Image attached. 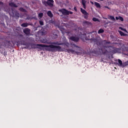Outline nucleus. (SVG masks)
I'll return each instance as SVG.
<instances>
[{"label": "nucleus", "mask_w": 128, "mask_h": 128, "mask_svg": "<svg viewBox=\"0 0 128 128\" xmlns=\"http://www.w3.org/2000/svg\"><path fill=\"white\" fill-rule=\"evenodd\" d=\"M32 48H38L40 50H46L47 52H64V50L60 46L54 45L52 44L50 45L44 44H30ZM43 48H45L44 50Z\"/></svg>", "instance_id": "f257e3e1"}, {"label": "nucleus", "mask_w": 128, "mask_h": 128, "mask_svg": "<svg viewBox=\"0 0 128 128\" xmlns=\"http://www.w3.org/2000/svg\"><path fill=\"white\" fill-rule=\"evenodd\" d=\"M90 40L92 42H94V44H97V46H102V44H103L104 45V48H112V50H110V52L113 54L118 53V52L120 50V48H116L112 46H106V44H110V42H108L106 40H102L98 38H91Z\"/></svg>", "instance_id": "f03ea898"}, {"label": "nucleus", "mask_w": 128, "mask_h": 128, "mask_svg": "<svg viewBox=\"0 0 128 128\" xmlns=\"http://www.w3.org/2000/svg\"><path fill=\"white\" fill-rule=\"evenodd\" d=\"M91 52L94 54H96V56H100V54H102V53L103 54H108V50H105L104 51L102 49L96 48L94 50H92Z\"/></svg>", "instance_id": "7ed1b4c3"}, {"label": "nucleus", "mask_w": 128, "mask_h": 128, "mask_svg": "<svg viewBox=\"0 0 128 128\" xmlns=\"http://www.w3.org/2000/svg\"><path fill=\"white\" fill-rule=\"evenodd\" d=\"M12 12L11 13L10 12H8L10 16H12V18L15 16L16 18H20V13L16 12V10H14V8H12Z\"/></svg>", "instance_id": "20e7f679"}, {"label": "nucleus", "mask_w": 128, "mask_h": 128, "mask_svg": "<svg viewBox=\"0 0 128 128\" xmlns=\"http://www.w3.org/2000/svg\"><path fill=\"white\" fill-rule=\"evenodd\" d=\"M43 4L46 6H48L50 8H52L54 6V0H48V1H42V2Z\"/></svg>", "instance_id": "39448f33"}, {"label": "nucleus", "mask_w": 128, "mask_h": 128, "mask_svg": "<svg viewBox=\"0 0 128 128\" xmlns=\"http://www.w3.org/2000/svg\"><path fill=\"white\" fill-rule=\"evenodd\" d=\"M60 12H62L64 16H68V14H72V12L68 11L65 8L60 9L59 10Z\"/></svg>", "instance_id": "423d86ee"}, {"label": "nucleus", "mask_w": 128, "mask_h": 128, "mask_svg": "<svg viewBox=\"0 0 128 128\" xmlns=\"http://www.w3.org/2000/svg\"><path fill=\"white\" fill-rule=\"evenodd\" d=\"M65 52H68V54H74V52H76V54L78 55L79 54H82V52H74V50H72V49H67L66 50Z\"/></svg>", "instance_id": "0eeeda50"}, {"label": "nucleus", "mask_w": 128, "mask_h": 128, "mask_svg": "<svg viewBox=\"0 0 128 128\" xmlns=\"http://www.w3.org/2000/svg\"><path fill=\"white\" fill-rule=\"evenodd\" d=\"M69 40H72V42H78L80 40V38L78 36H72L69 38Z\"/></svg>", "instance_id": "6e6552de"}, {"label": "nucleus", "mask_w": 128, "mask_h": 128, "mask_svg": "<svg viewBox=\"0 0 128 128\" xmlns=\"http://www.w3.org/2000/svg\"><path fill=\"white\" fill-rule=\"evenodd\" d=\"M52 44H56L57 46H70V44L68 43H58V42H55L52 43Z\"/></svg>", "instance_id": "1a4fd4ad"}, {"label": "nucleus", "mask_w": 128, "mask_h": 128, "mask_svg": "<svg viewBox=\"0 0 128 128\" xmlns=\"http://www.w3.org/2000/svg\"><path fill=\"white\" fill-rule=\"evenodd\" d=\"M23 32L26 36H30V29L28 28H26L23 30Z\"/></svg>", "instance_id": "9d476101"}, {"label": "nucleus", "mask_w": 128, "mask_h": 128, "mask_svg": "<svg viewBox=\"0 0 128 128\" xmlns=\"http://www.w3.org/2000/svg\"><path fill=\"white\" fill-rule=\"evenodd\" d=\"M86 0H82V5L83 8L86 10Z\"/></svg>", "instance_id": "9b49d317"}, {"label": "nucleus", "mask_w": 128, "mask_h": 128, "mask_svg": "<svg viewBox=\"0 0 128 128\" xmlns=\"http://www.w3.org/2000/svg\"><path fill=\"white\" fill-rule=\"evenodd\" d=\"M21 44L22 46H26V47H24V48H28V44L27 42H26L24 41L21 42Z\"/></svg>", "instance_id": "f8f14e48"}, {"label": "nucleus", "mask_w": 128, "mask_h": 128, "mask_svg": "<svg viewBox=\"0 0 128 128\" xmlns=\"http://www.w3.org/2000/svg\"><path fill=\"white\" fill-rule=\"evenodd\" d=\"M42 44H50V42H48L46 39H43L41 40Z\"/></svg>", "instance_id": "ddd939ff"}, {"label": "nucleus", "mask_w": 128, "mask_h": 128, "mask_svg": "<svg viewBox=\"0 0 128 128\" xmlns=\"http://www.w3.org/2000/svg\"><path fill=\"white\" fill-rule=\"evenodd\" d=\"M80 12L84 16H88V13L86 10L82 9V8H80Z\"/></svg>", "instance_id": "4468645a"}, {"label": "nucleus", "mask_w": 128, "mask_h": 128, "mask_svg": "<svg viewBox=\"0 0 128 128\" xmlns=\"http://www.w3.org/2000/svg\"><path fill=\"white\" fill-rule=\"evenodd\" d=\"M9 6H12V8H18V6L14 2L9 3Z\"/></svg>", "instance_id": "2eb2a0df"}, {"label": "nucleus", "mask_w": 128, "mask_h": 128, "mask_svg": "<svg viewBox=\"0 0 128 128\" xmlns=\"http://www.w3.org/2000/svg\"><path fill=\"white\" fill-rule=\"evenodd\" d=\"M47 14L48 16H50V18H52L54 16V15L52 14V11L50 10L48 12Z\"/></svg>", "instance_id": "dca6fc26"}, {"label": "nucleus", "mask_w": 128, "mask_h": 128, "mask_svg": "<svg viewBox=\"0 0 128 128\" xmlns=\"http://www.w3.org/2000/svg\"><path fill=\"white\" fill-rule=\"evenodd\" d=\"M32 24H28V23H23L21 24V26H22L23 28H26L28 26H31Z\"/></svg>", "instance_id": "f3484780"}, {"label": "nucleus", "mask_w": 128, "mask_h": 128, "mask_svg": "<svg viewBox=\"0 0 128 128\" xmlns=\"http://www.w3.org/2000/svg\"><path fill=\"white\" fill-rule=\"evenodd\" d=\"M108 20H113V22H114L116 20V18H114V16H108Z\"/></svg>", "instance_id": "a211bd4d"}, {"label": "nucleus", "mask_w": 128, "mask_h": 128, "mask_svg": "<svg viewBox=\"0 0 128 128\" xmlns=\"http://www.w3.org/2000/svg\"><path fill=\"white\" fill-rule=\"evenodd\" d=\"M94 4L96 8H100V3H98L97 2H94Z\"/></svg>", "instance_id": "6ab92c4d"}, {"label": "nucleus", "mask_w": 128, "mask_h": 128, "mask_svg": "<svg viewBox=\"0 0 128 128\" xmlns=\"http://www.w3.org/2000/svg\"><path fill=\"white\" fill-rule=\"evenodd\" d=\"M83 24H87L88 26V25H92V22H88V21H84V22H83Z\"/></svg>", "instance_id": "aec40b11"}, {"label": "nucleus", "mask_w": 128, "mask_h": 128, "mask_svg": "<svg viewBox=\"0 0 128 128\" xmlns=\"http://www.w3.org/2000/svg\"><path fill=\"white\" fill-rule=\"evenodd\" d=\"M118 66H122V62L120 60V59L118 60Z\"/></svg>", "instance_id": "412c9836"}, {"label": "nucleus", "mask_w": 128, "mask_h": 128, "mask_svg": "<svg viewBox=\"0 0 128 128\" xmlns=\"http://www.w3.org/2000/svg\"><path fill=\"white\" fill-rule=\"evenodd\" d=\"M19 10H20V12H26V9L22 8H19Z\"/></svg>", "instance_id": "4be33fe9"}, {"label": "nucleus", "mask_w": 128, "mask_h": 128, "mask_svg": "<svg viewBox=\"0 0 128 128\" xmlns=\"http://www.w3.org/2000/svg\"><path fill=\"white\" fill-rule=\"evenodd\" d=\"M104 30L103 29H100L98 31V34H104Z\"/></svg>", "instance_id": "5701e85b"}, {"label": "nucleus", "mask_w": 128, "mask_h": 128, "mask_svg": "<svg viewBox=\"0 0 128 128\" xmlns=\"http://www.w3.org/2000/svg\"><path fill=\"white\" fill-rule=\"evenodd\" d=\"M38 16L40 18H42V16H44V13H42V12L39 13L38 14Z\"/></svg>", "instance_id": "b1692460"}, {"label": "nucleus", "mask_w": 128, "mask_h": 128, "mask_svg": "<svg viewBox=\"0 0 128 128\" xmlns=\"http://www.w3.org/2000/svg\"><path fill=\"white\" fill-rule=\"evenodd\" d=\"M118 32H119L120 35L121 36H126V34H124V32H122V31H118Z\"/></svg>", "instance_id": "393cba45"}, {"label": "nucleus", "mask_w": 128, "mask_h": 128, "mask_svg": "<svg viewBox=\"0 0 128 128\" xmlns=\"http://www.w3.org/2000/svg\"><path fill=\"white\" fill-rule=\"evenodd\" d=\"M128 66V62H125L122 63V68H124V66Z\"/></svg>", "instance_id": "a878e982"}, {"label": "nucleus", "mask_w": 128, "mask_h": 128, "mask_svg": "<svg viewBox=\"0 0 128 128\" xmlns=\"http://www.w3.org/2000/svg\"><path fill=\"white\" fill-rule=\"evenodd\" d=\"M92 20H93V22H98V19L96 18H93Z\"/></svg>", "instance_id": "bb28decb"}, {"label": "nucleus", "mask_w": 128, "mask_h": 128, "mask_svg": "<svg viewBox=\"0 0 128 128\" xmlns=\"http://www.w3.org/2000/svg\"><path fill=\"white\" fill-rule=\"evenodd\" d=\"M119 20H121V22H124V18L120 16H119Z\"/></svg>", "instance_id": "cd10ccee"}, {"label": "nucleus", "mask_w": 128, "mask_h": 128, "mask_svg": "<svg viewBox=\"0 0 128 128\" xmlns=\"http://www.w3.org/2000/svg\"><path fill=\"white\" fill-rule=\"evenodd\" d=\"M39 22L40 26H44V22H42V20H40Z\"/></svg>", "instance_id": "c85d7f7f"}, {"label": "nucleus", "mask_w": 128, "mask_h": 128, "mask_svg": "<svg viewBox=\"0 0 128 128\" xmlns=\"http://www.w3.org/2000/svg\"><path fill=\"white\" fill-rule=\"evenodd\" d=\"M0 6H1V8L4 6V2H0Z\"/></svg>", "instance_id": "c756f323"}, {"label": "nucleus", "mask_w": 128, "mask_h": 128, "mask_svg": "<svg viewBox=\"0 0 128 128\" xmlns=\"http://www.w3.org/2000/svg\"><path fill=\"white\" fill-rule=\"evenodd\" d=\"M119 28L121 30H124V32H126V29H124V28L122 27H120Z\"/></svg>", "instance_id": "7c9ffc66"}, {"label": "nucleus", "mask_w": 128, "mask_h": 128, "mask_svg": "<svg viewBox=\"0 0 128 128\" xmlns=\"http://www.w3.org/2000/svg\"><path fill=\"white\" fill-rule=\"evenodd\" d=\"M119 28L121 30H124V32H126V29H124V28L122 27H120Z\"/></svg>", "instance_id": "2f4dec72"}, {"label": "nucleus", "mask_w": 128, "mask_h": 128, "mask_svg": "<svg viewBox=\"0 0 128 128\" xmlns=\"http://www.w3.org/2000/svg\"><path fill=\"white\" fill-rule=\"evenodd\" d=\"M73 46H74V48H80L79 46L76 45V44H73Z\"/></svg>", "instance_id": "473e14b6"}, {"label": "nucleus", "mask_w": 128, "mask_h": 128, "mask_svg": "<svg viewBox=\"0 0 128 128\" xmlns=\"http://www.w3.org/2000/svg\"><path fill=\"white\" fill-rule=\"evenodd\" d=\"M88 15H85V16H84V18H85V20H88Z\"/></svg>", "instance_id": "72a5a7b5"}, {"label": "nucleus", "mask_w": 128, "mask_h": 128, "mask_svg": "<svg viewBox=\"0 0 128 128\" xmlns=\"http://www.w3.org/2000/svg\"><path fill=\"white\" fill-rule=\"evenodd\" d=\"M100 62H106L104 61V59L103 58H102L100 60Z\"/></svg>", "instance_id": "f704fd0d"}, {"label": "nucleus", "mask_w": 128, "mask_h": 128, "mask_svg": "<svg viewBox=\"0 0 128 128\" xmlns=\"http://www.w3.org/2000/svg\"><path fill=\"white\" fill-rule=\"evenodd\" d=\"M120 18V16L118 17V16H116V20H118Z\"/></svg>", "instance_id": "c9c22d12"}, {"label": "nucleus", "mask_w": 128, "mask_h": 128, "mask_svg": "<svg viewBox=\"0 0 128 128\" xmlns=\"http://www.w3.org/2000/svg\"><path fill=\"white\" fill-rule=\"evenodd\" d=\"M104 8H108V10H110V8H108V6H105Z\"/></svg>", "instance_id": "e433bc0d"}, {"label": "nucleus", "mask_w": 128, "mask_h": 128, "mask_svg": "<svg viewBox=\"0 0 128 128\" xmlns=\"http://www.w3.org/2000/svg\"><path fill=\"white\" fill-rule=\"evenodd\" d=\"M66 34H67V36H68L70 34V32H66Z\"/></svg>", "instance_id": "4c0bfd02"}, {"label": "nucleus", "mask_w": 128, "mask_h": 128, "mask_svg": "<svg viewBox=\"0 0 128 128\" xmlns=\"http://www.w3.org/2000/svg\"><path fill=\"white\" fill-rule=\"evenodd\" d=\"M42 36H44V34H46L44 32H42Z\"/></svg>", "instance_id": "58836bf2"}, {"label": "nucleus", "mask_w": 128, "mask_h": 128, "mask_svg": "<svg viewBox=\"0 0 128 128\" xmlns=\"http://www.w3.org/2000/svg\"><path fill=\"white\" fill-rule=\"evenodd\" d=\"M74 10H76V7H74Z\"/></svg>", "instance_id": "ea45409f"}, {"label": "nucleus", "mask_w": 128, "mask_h": 128, "mask_svg": "<svg viewBox=\"0 0 128 128\" xmlns=\"http://www.w3.org/2000/svg\"><path fill=\"white\" fill-rule=\"evenodd\" d=\"M50 22H51L52 24H54V22L51 20V21H50Z\"/></svg>", "instance_id": "a19ab883"}, {"label": "nucleus", "mask_w": 128, "mask_h": 128, "mask_svg": "<svg viewBox=\"0 0 128 128\" xmlns=\"http://www.w3.org/2000/svg\"><path fill=\"white\" fill-rule=\"evenodd\" d=\"M91 4H94V2H91Z\"/></svg>", "instance_id": "79ce46f5"}, {"label": "nucleus", "mask_w": 128, "mask_h": 128, "mask_svg": "<svg viewBox=\"0 0 128 128\" xmlns=\"http://www.w3.org/2000/svg\"><path fill=\"white\" fill-rule=\"evenodd\" d=\"M26 20H28V17H27Z\"/></svg>", "instance_id": "37998d69"}, {"label": "nucleus", "mask_w": 128, "mask_h": 128, "mask_svg": "<svg viewBox=\"0 0 128 128\" xmlns=\"http://www.w3.org/2000/svg\"><path fill=\"white\" fill-rule=\"evenodd\" d=\"M56 36H58V35H57V34H56Z\"/></svg>", "instance_id": "c03bdc74"}, {"label": "nucleus", "mask_w": 128, "mask_h": 128, "mask_svg": "<svg viewBox=\"0 0 128 128\" xmlns=\"http://www.w3.org/2000/svg\"><path fill=\"white\" fill-rule=\"evenodd\" d=\"M84 35L86 36V34H84Z\"/></svg>", "instance_id": "a18cd8bd"}]
</instances>
